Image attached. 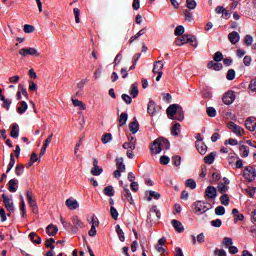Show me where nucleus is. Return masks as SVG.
Listing matches in <instances>:
<instances>
[{
    "label": "nucleus",
    "instance_id": "obj_1",
    "mask_svg": "<svg viewBox=\"0 0 256 256\" xmlns=\"http://www.w3.org/2000/svg\"><path fill=\"white\" fill-rule=\"evenodd\" d=\"M163 149H166V151H169V149H171V143L167 140V138L159 137L153 141L151 147V151H153V153L159 155V153H161Z\"/></svg>",
    "mask_w": 256,
    "mask_h": 256
},
{
    "label": "nucleus",
    "instance_id": "obj_2",
    "mask_svg": "<svg viewBox=\"0 0 256 256\" xmlns=\"http://www.w3.org/2000/svg\"><path fill=\"white\" fill-rule=\"evenodd\" d=\"M211 208H207V202L204 201H196L192 205V210L195 215H203L207 213Z\"/></svg>",
    "mask_w": 256,
    "mask_h": 256
},
{
    "label": "nucleus",
    "instance_id": "obj_3",
    "mask_svg": "<svg viewBox=\"0 0 256 256\" xmlns=\"http://www.w3.org/2000/svg\"><path fill=\"white\" fill-rule=\"evenodd\" d=\"M243 177L248 183H253L256 178V169L253 166H246L243 172Z\"/></svg>",
    "mask_w": 256,
    "mask_h": 256
},
{
    "label": "nucleus",
    "instance_id": "obj_4",
    "mask_svg": "<svg viewBox=\"0 0 256 256\" xmlns=\"http://www.w3.org/2000/svg\"><path fill=\"white\" fill-rule=\"evenodd\" d=\"M2 199L4 201V206L9 213H15V204L13 203V195L7 196V194H2Z\"/></svg>",
    "mask_w": 256,
    "mask_h": 256
},
{
    "label": "nucleus",
    "instance_id": "obj_5",
    "mask_svg": "<svg viewBox=\"0 0 256 256\" xmlns=\"http://www.w3.org/2000/svg\"><path fill=\"white\" fill-rule=\"evenodd\" d=\"M72 227H71V233L74 235L79 232V229H84L85 224L79 219V216H73L72 217Z\"/></svg>",
    "mask_w": 256,
    "mask_h": 256
},
{
    "label": "nucleus",
    "instance_id": "obj_6",
    "mask_svg": "<svg viewBox=\"0 0 256 256\" xmlns=\"http://www.w3.org/2000/svg\"><path fill=\"white\" fill-rule=\"evenodd\" d=\"M161 109V106H157V103L153 101V99H150L147 105V112L150 117H155L157 113H159V110Z\"/></svg>",
    "mask_w": 256,
    "mask_h": 256
},
{
    "label": "nucleus",
    "instance_id": "obj_7",
    "mask_svg": "<svg viewBox=\"0 0 256 256\" xmlns=\"http://www.w3.org/2000/svg\"><path fill=\"white\" fill-rule=\"evenodd\" d=\"M19 55H22V57H27V55H31L32 57H39L41 54L37 49L29 47V48H21L19 50Z\"/></svg>",
    "mask_w": 256,
    "mask_h": 256
},
{
    "label": "nucleus",
    "instance_id": "obj_8",
    "mask_svg": "<svg viewBox=\"0 0 256 256\" xmlns=\"http://www.w3.org/2000/svg\"><path fill=\"white\" fill-rule=\"evenodd\" d=\"M222 101L224 105H232V103L235 101V92L233 91L226 92L222 97Z\"/></svg>",
    "mask_w": 256,
    "mask_h": 256
},
{
    "label": "nucleus",
    "instance_id": "obj_9",
    "mask_svg": "<svg viewBox=\"0 0 256 256\" xmlns=\"http://www.w3.org/2000/svg\"><path fill=\"white\" fill-rule=\"evenodd\" d=\"M229 129H233V134L236 135L237 137H243L244 129L235 124V122H230L228 125Z\"/></svg>",
    "mask_w": 256,
    "mask_h": 256
},
{
    "label": "nucleus",
    "instance_id": "obj_10",
    "mask_svg": "<svg viewBox=\"0 0 256 256\" xmlns=\"http://www.w3.org/2000/svg\"><path fill=\"white\" fill-rule=\"evenodd\" d=\"M181 108V105L179 104H172L170 105L167 110L166 113L168 115V117L170 119H173L174 115H176L177 111Z\"/></svg>",
    "mask_w": 256,
    "mask_h": 256
},
{
    "label": "nucleus",
    "instance_id": "obj_11",
    "mask_svg": "<svg viewBox=\"0 0 256 256\" xmlns=\"http://www.w3.org/2000/svg\"><path fill=\"white\" fill-rule=\"evenodd\" d=\"M18 189H19V180H17L16 178L9 180L8 191L10 193H17Z\"/></svg>",
    "mask_w": 256,
    "mask_h": 256
},
{
    "label": "nucleus",
    "instance_id": "obj_12",
    "mask_svg": "<svg viewBox=\"0 0 256 256\" xmlns=\"http://www.w3.org/2000/svg\"><path fill=\"white\" fill-rule=\"evenodd\" d=\"M196 149L200 155H205V153H207V145L203 142V138L196 141Z\"/></svg>",
    "mask_w": 256,
    "mask_h": 256
},
{
    "label": "nucleus",
    "instance_id": "obj_13",
    "mask_svg": "<svg viewBox=\"0 0 256 256\" xmlns=\"http://www.w3.org/2000/svg\"><path fill=\"white\" fill-rule=\"evenodd\" d=\"M205 195L208 199H217V188L215 186H208L205 190Z\"/></svg>",
    "mask_w": 256,
    "mask_h": 256
},
{
    "label": "nucleus",
    "instance_id": "obj_14",
    "mask_svg": "<svg viewBox=\"0 0 256 256\" xmlns=\"http://www.w3.org/2000/svg\"><path fill=\"white\" fill-rule=\"evenodd\" d=\"M245 127L248 131H255L256 129V118L255 117H250L246 120L245 122Z\"/></svg>",
    "mask_w": 256,
    "mask_h": 256
},
{
    "label": "nucleus",
    "instance_id": "obj_15",
    "mask_svg": "<svg viewBox=\"0 0 256 256\" xmlns=\"http://www.w3.org/2000/svg\"><path fill=\"white\" fill-rule=\"evenodd\" d=\"M228 39H229L230 43H232V45H237V43H239V41L241 39V36L239 35V33L237 31H233L228 34Z\"/></svg>",
    "mask_w": 256,
    "mask_h": 256
},
{
    "label": "nucleus",
    "instance_id": "obj_16",
    "mask_svg": "<svg viewBox=\"0 0 256 256\" xmlns=\"http://www.w3.org/2000/svg\"><path fill=\"white\" fill-rule=\"evenodd\" d=\"M145 195L147 197V201H153V199H156V200L161 199V194L153 190H147L145 192Z\"/></svg>",
    "mask_w": 256,
    "mask_h": 256
},
{
    "label": "nucleus",
    "instance_id": "obj_17",
    "mask_svg": "<svg viewBox=\"0 0 256 256\" xmlns=\"http://www.w3.org/2000/svg\"><path fill=\"white\" fill-rule=\"evenodd\" d=\"M66 207H68L70 211H75V209L79 207V202L76 199L68 198L66 200Z\"/></svg>",
    "mask_w": 256,
    "mask_h": 256
},
{
    "label": "nucleus",
    "instance_id": "obj_18",
    "mask_svg": "<svg viewBox=\"0 0 256 256\" xmlns=\"http://www.w3.org/2000/svg\"><path fill=\"white\" fill-rule=\"evenodd\" d=\"M26 197H27L28 203L32 207L33 211H37V202L35 200H33V192L27 190Z\"/></svg>",
    "mask_w": 256,
    "mask_h": 256
},
{
    "label": "nucleus",
    "instance_id": "obj_19",
    "mask_svg": "<svg viewBox=\"0 0 256 256\" xmlns=\"http://www.w3.org/2000/svg\"><path fill=\"white\" fill-rule=\"evenodd\" d=\"M59 232V228L53 224H50L46 227V233L49 235V237H55L57 233Z\"/></svg>",
    "mask_w": 256,
    "mask_h": 256
},
{
    "label": "nucleus",
    "instance_id": "obj_20",
    "mask_svg": "<svg viewBox=\"0 0 256 256\" xmlns=\"http://www.w3.org/2000/svg\"><path fill=\"white\" fill-rule=\"evenodd\" d=\"M163 67H165V64H163V61L158 60L154 63L152 72L154 73V75H157V73H163Z\"/></svg>",
    "mask_w": 256,
    "mask_h": 256
},
{
    "label": "nucleus",
    "instance_id": "obj_21",
    "mask_svg": "<svg viewBox=\"0 0 256 256\" xmlns=\"http://www.w3.org/2000/svg\"><path fill=\"white\" fill-rule=\"evenodd\" d=\"M10 137H12V139H18L19 138V124L13 123L11 125Z\"/></svg>",
    "mask_w": 256,
    "mask_h": 256
},
{
    "label": "nucleus",
    "instance_id": "obj_22",
    "mask_svg": "<svg viewBox=\"0 0 256 256\" xmlns=\"http://www.w3.org/2000/svg\"><path fill=\"white\" fill-rule=\"evenodd\" d=\"M129 93L132 96V99H136L139 95V84L137 82L131 84Z\"/></svg>",
    "mask_w": 256,
    "mask_h": 256
},
{
    "label": "nucleus",
    "instance_id": "obj_23",
    "mask_svg": "<svg viewBox=\"0 0 256 256\" xmlns=\"http://www.w3.org/2000/svg\"><path fill=\"white\" fill-rule=\"evenodd\" d=\"M215 157H217V152H211L204 157V163L206 165H213L215 163Z\"/></svg>",
    "mask_w": 256,
    "mask_h": 256
},
{
    "label": "nucleus",
    "instance_id": "obj_24",
    "mask_svg": "<svg viewBox=\"0 0 256 256\" xmlns=\"http://www.w3.org/2000/svg\"><path fill=\"white\" fill-rule=\"evenodd\" d=\"M172 226L177 231V233H183L185 231V227L183 226V223L179 220H172Z\"/></svg>",
    "mask_w": 256,
    "mask_h": 256
},
{
    "label": "nucleus",
    "instance_id": "obj_25",
    "mask_svg": "<svg viewBox=\"0 0 256 256\" xmlns=\"http://www.w3.org/2000/svg\"><path fill=\"white\" fill-rule=\"evenodd\" d=\"M129 130L132 135L139 133V121H137V118H134V121L129 124Z\"/></svg>",
    "mask_w": 256,
    "mask_h": 256
},
{
    "label": "nucleus",
    "instance_id": "obj_26",
    "mask_svg": "<svg viewBox=\"0 0 256 256\" xmlns=\"http://www.w3.org/2000/svg\"><path fill=\"white\" fill-rule=\"evenodd\" d=\"M184 119H185V111H183V107L180 106V108H178L177 113L172 118V121H183Z\"/></svg>",
    "mask_w": 256,
    "mask_h": 256
},
{
    "label": "nucleus",
    "instance_id": "obj_27",
    "mask_svg": "<svg viewBox=\"0 0 256 256\" xmlns=\"http://www.w3.org/2000/svg\"><path fill=\"white\" fill-rule=\"evenodd\" d=\"M29 239L32 241V243H35L36 245H41L42 239L36 232H31L29 234Z\"/></svg>",
    "mask_w": 256,
    "mask_h": 256
},
{
    "label": "nucleus",
    "instance_id": "obj_28",
    "mask_svg": "<svg viewBox=\"0 0 256 256\" xmlns=\"http://www.w3.org/2000/svg\"><path fill=\"white\" fill-rule=\"evenodd\" d=\"M128 119H129V114H127V112L121 113L118 119L119 121L118 127H124V125H127Z\"/></svg>",
    "mask_w": 256,
    "mask_h": 256
},
{
    "label": "nucleus",
    "instance_id": "obj_29",
    "mask_svg": "<svg viewBox=\"0 0 256 256\" xmlns=\"http://www.w3.org/2000/svg\"><path fill=\"white\" fill-rule=\"evenodd\" d=\"M115 229H116V233L119 241H121V243H125V232H123V229H121V226L118 224L116 225Z\"/></svg>",
    "mask_w": 256,
    "mask_h": 256
},
{
    "label": "nucleus",
    "instance_id": "obj_30",
    "mask_svg": "<svg viewBox=\"0 0 256 256\" xmlns=\"http://www.w3.org/2000/svg\"><path fill=\"white\" fill-rule=\"evenodd\" d=\"M103 193H104V195H106V197H114L115 189L113 188L112 185H109L103 189Z\"/></svg>",
    "mask_w": 256,
    "mask_h": 256
},
{
    "label": "nucleus",
    "instance_id": "obj_31",
    "mask_svg": "<svg viewBox=\"0 0 256 256\" xmlns=\"http://www.w3.org/2000/svg\"><path fill=\"white\" fill-rule=\"evenodd\" d=\"M189 37V34H182L180 38L176 39V45L178 47H182V45H185L187 43V38Z\"/></svg>",
    "mask_w": 256,
    "mask_h": 256
},
{
    "label": "nucleus",
    "instance_id": "obj_32",
    "mask_svg": "<svg viewBox=\"0 0 256 256\" xmlns=\"http://www.w3.org/2000/svg\"><path fill=\"white\" fill-rule=\"evenodd\" d=\"M29 109V105L25 101H20V106L17 108L19 115H23Z\"/></svg>",
    "mask_w": 256,
    "mask_h": 256
},
{
    "label": "nucleus",
    "instance_id": "obj_33",
    "mask_svg": "<svg viewBox=\"0 0 256 256\" xmlns=\"http://www.w3.org/2000/svg\"><path fill=\"white\" fill-rule=\"evenodd\" d=\"M179 133H181V124L179 122H176L173 124V127H172V135L174 137H178Z\"/></svg>",
    "mask_w": 256,
    "mask_h": 256
},
{
    "label": "nucleus",
    "instance_id": "obj_34",
    "mask_svg": "<svg viewBox=\"0 0 256 256\" xmlns=\"http://www.w3.org/2000/svg\"><path fill=\"white\" fill-rule=\"evenodd\" d=\"M72 105H74V107H79L80 111H85V109H87L85 104L83 102H81V100H78V99L72 98Z\"/></svg>",
    "mask_w": 256,
    "mask_h": 256
},
{
    "label": "nucleus",
    "instance_id": "obj_35",
    "mask_svg": "<svg viewBox=\"0 0 256 256\" xmlns=\"http://www.w3.org/2000/svg\"><path fill=\"white\" fill-rule=\"evenodd\" d=\"M90 173L91 175H94V177H99V175L103 173V168L101 166H94L92 167Z\"/></svg>",
    "mask_w": 256,
    "mask_h": 256
},
{
    "label": "nucleus",
    "instance_id": "obj_36",
    "mask_svg": "<svg viewBox=\"0 0 256 256\" xmlns=\"http://www.w3.org/2000/svg\"><path fill=\"white\" fill-rule=\"evenodd\" d=\"M20 211L22 213V217H25V214L27 213V206L25 205V198H23V195H20Z\"/></svg>",
    "mask_w": 256,
    "mask_h": 256
},
{
    "label": "nucleus",
    "instance_id": "obj_37",
    "mask_svg": "<svg viewBox=\"0 0 256 256\" xmlns=\"http://www.w3.org/2000/svg\"><path fill=\"white\" fill-rule=\"evenodd\" d=\"M186 7L189 9L188 11H193L197 9V1L195 0H186Z\"/></svg>",
    "mask_w": 256,
    "mask_h": 256
},
{
    "label": "nucleus",
    "instance_id": "obj_38",
    "mask_svg": "<svg viewBox=\"0 0 256 256\" xmlns=\"http://www.w3.org/2000/svg\"><path fill=\"white\" fill-rule=\"evenodd\" d=\"M18 91H20L21 95L25 97V99H29V93L27 92V88L24 84L18 85Z\"/></svg>",
    "mask_w": 256,
    "mask_h": 256
},
{
    "label": "nucleus",
    "instance_id": "obj_39",
    "mask_svg": "<svg viewBox=\"0 0 256 256\" xmlns=\"http://www.w3.org/2000/svg\"><path fill=\"white\" fill-rule=\"evenodd\" d=\"M15 167V155L13 153L10 154V162L7 166L6 173H10L11 169Z\"/></svg>",
    "mask_w": 256,
    "mask_h": 256
},
{
    "label": "nucleus",
    "instance_id": "obj_40",
    "mask_svg": "<svg viewBox=\"0 0 256 256\" xmlns=\"http://www.w3.org/2000/svg\"><path fill=\"white\" fill-rule=\"evenodd\" d=\"M220 203L222 205H225V207H227V205H229V203H231V199L229 198L228 194H222L220 196Z\"/></svg>",
    "mask_w": 256,
    "mask_h": 256
},
{
    "label": "nucleus",
    "instance_id": "obj_41",
    "mask_svg": "<svg viewBox=\"0 0 256 256\" xmlns=\"http://www.w3.org/2000/svg\"><path fill=\"white\" fill-rule=\"evenodd\" d=\"M25 172V166L23 164H17L15 167V175L17 177H21V175Z\"/></svg>",
    "mask_w": 256,
    "mask_h": 256
},
{
    "label": "nucleus",
    "instance_id": "obj_42",
    "mask_svg": "<svg viewBox=\"0 0 256 256\" xmlns=\"http://www.w3.org/2000/svg\"><path fill=\"white\" fill-rule=\"evenodd\" d=\"M239 150L243 151L241 154V157L243 159H246V157H249V147H247L245 145H240Z\"/></svg>",
    "mask_w": 256,
    "mask_h": 256
},
{
    "label": "nucleus",
    "instance_id": "obj_43",
    "mask_svg": "<svg viewBox=\"0 0 256 256\" xmlns=\"http://www.w3.org/2000/svg\"><path fill=\"white\" fill-rule=\"evenodd\" d=\"M184 33L185 27H183V25L177 26L174 30V35H176V37H181V35H183Z\"/></svg>",
    "mask_w": 256,
    "mask_h": 256
},
{
    "label": "nucleus",
    "instance_id": "obj_44",
    "mask_svg": "<svg viewBox=\"0 0 256 256\" xmlns=\"http://www.w3.org/2000/svg\"><path fill=\"white\" fill-rule=\"evenodd\" d=\"M181 156L174 155L172 156V165H175V167H181Z\"/></svg>",
    "mask_w": 256,
    "mask_h": 256
},
{
    "label": "nucleus",
    "instance_id": "obj_45",
    "mask_svg": "<svg viewBox=\"0 0 256 256\" xmlns=\"http://www.w3.org/2000/svg\"><path fill=\"white\" fill-rule=\"evenodd\" d=\"M110 215L112 219H114V221H117V219H119V212L117 211V208H115L114 206H111Z\"/></svg>",
    "mask_w": 256,
    "mask_h": 256
},
{
    "label": "nucleus",
    "instance_id": "obj_46",
    "mask_svg": "<svg viewBox=\"0 0 256 256\" xmlns=\"http://www.w3.org/2000/svg\"><path fill=\"white\" fill-rule=\"evenodd\" d=\"M206 113L208 117H217V110L215 109V107H207Z\"/></svg>",
    "mask_w": 256,
    "mask_h": 256
},
{
    "label": "nucleus",
    "instance_id": "obj_47",
    "mask_svg": "<svg viewBox=\"0 0 256 256\" xmlns=\"http://www.w3.org/2000/svg\"><path fill=\"white\" fill-rule=\"evenodd\" d=\"M116 165L117 169H119L120 171H125L126 167L125 163H123V158H116Z\"/></svg>",
    "mask_w": 256,
    "mask_h": 256
},
{
    "label": "nucleus",
    "instance_id": "obj_48",
    "mask_svg": "<svg viewBox=\"0 0 256 256\" xmlns=\"http://www.w3.org/2000/svg\"><path fill=\"white\" fill-rule=\"evenodd\" d=\"M122 147L123 149H130L131 151H135V149H137V145L133 142H125Z\"/></svg>",
    "mask_w": 256,
    "mask_h": 256
},
{
    "label": "nucleus",
    "instance_id": "obj_49",
    "mask_svg": "<svg viewBox=\"0 0 256 256\" xmlns=\"http://www.w3.org/2000/svg\"><path fill=\"white\" fill-rule=\"evenodd\" d=\"M184 17L185 21L191 23V21H193V12H191V10H184Z\"/></svg>",
    "mask_w": 256,
    "mask_h": 256
},
{
    "label": "nucleus",
    "instance_id": "obj_50",
    "mask_svg": "<svg viewBox=\"0 0 256 256\" xmlns=\"http://www.w3.org/2000/svg\"><path fill=\"white\" fill-rule=\"evenodd\" d=\"M235 75H236L235 69H229L226 74L227 81H233L235 79Z\"/></svg>",
    "mask_w": 256,
    "mask_h": 256
},
{
    "label": "nucleus",
    "instance_id": "obj_51",
    "mask_svg": "<svg viewBox=\"0 0 256 256\" xmlns=\"http://www.w3.org/2000/svg\"><path fill=\"white\" fill-rule=\"evenodd\" d=\"M222 245H225L226 249H229V247L233 245V238L224 237L222 241Z\"/></svg>",
    "mask_w": 256,
    "mask_h": 256
},
{
    "label": "nucleus",
    "instance_id": "obj_52",
    "mask_svg": "<svg viewBox=\"0 0 256 256\" xmlns=\"http://www.w3.org/2000/svg\"><path fill=\"white\" fill-rule=\"evenodd\" d=\"M218 191L219 193H221L222 195H225L227 194L226 192L229 191V187L224 185L223 183H219L218 184Z\"/></svg>",
    "mask_w": 256,
    "mask_h": 256
},
{
    "label": "nucleus",
    "instance_id": "obj_53",
    "mask_svg": "<svg viewBox=\"0 0 256 256\" xmlns=\"http://www.w3.org/2000/svg\"><path fill=\"white\" fill-rule=\"evenodd\" d=\"M213 59L215 63H221L223 61V53L221 51L215 52Z\"/></svg>",
    "mask_w": 256,
    "mask_h": 256
},
{
    "label": "nucleus",
    "instance_id": "obj_54",
    "mask_svg": "<svg viewBox=\"0 0 256 256\" xmlns=\"http://www.w3.org/2000/svg\"><path fill=\"white\" fill-rule=\"evenodd\" d=\"M185 185L186 187H190L191 189H197V182H195V180L191 178L186 180Z\"/></svg>",
    "mask_w": 256,
    "mask_h": 256
},
{
    "label": "nucleus",
    "instance_id": "obj_55",
    "mask_svg": "<svg viewBox=\"0 0 256 256\" xmlns=\"http://www.w3.org/2000/svg\"><path fill=\"white\" fill-rule=\"evenodd\" d=\"M113 139V135L111 133H106L102 136V143L104 145H107Z\"/></svg>",
    "mask_w": 256,
    "mask_h": 256
},
{
    "label": "nucleus",
    "instance_id": "obj_56",
    "mask_svg": "<svg viewBox=\"0 0 256 256\" xmlns=\"http://www.w3.org/2000/svg\"><path fill=\"white\" fill-rule=\"evenodd\" d=\"M210 225L212 227H215L216 229H219V227H221V225H223V221L219 218L215 219V220H212L210 222Z\"/></svg>",
    "mask_w": 256,
    "mask_h": 256
},
{
    "label": "nucleus",
    "instance_id": "obj_57",
    "mask_svg": "<svg viewBox=\"0 0 256 256\" xmlns=\"http://www.w3.org/2000/svg\"><path fill=\"white\" fill-rule=\"evenodd\" d=\"M215 215H217L218 217H223V215H225V208L223 206L216 207Z\"/></svg>",
    "mask_w": 256,
    "mask_h": 256
},
{
    "label": "nucleus",
    "instance_id": "obj_58",
    "mask_svg": "<svg viewBox=\"0 0 256 256\" xmlns=\"http://www.w3.org/2000/svg\"><path fill=\"white\" fill-rule=\"evenodd\" d=\"M121 98L124 103H126V105H131V103H133V98H131V96H129L128 94H122Z\"/></svg>",
    "mask_w": 256,
    "mask_h": 256
},
{
    "label": "nucleus",
    "instance_id": "obj_59",
    "mask_svg": "<svg viewBox=\"0 0 256 256\" xmlns=\"http://www.w3.org/2000/svg\"><path fill=\"white\" fill-rule=\"evenodd\" d=\"M224 144L231 145V147H235L239 145V141H237V139L229 138L228 140H225Z\"/></svg>",
    "mask_w": 256,
    "mask_h": 256
},
{
    "label": "nucleus",
    "instance_id": "obj_60",
    "mask_svg": "<svg viewBox=\"0 0 256 256\" xmlns=\"http://www.w3.org/2000/svg\"><path fill=\"white\" fill-rule=\"evenodd\" d=\"M170 162H171V158L169 156L163 155L160 157L161 165H169Z\"/></svg>",
    "mask_w": 256,
    "mask_h": 256
},
{
    "label": "nucleus",
    "instance_id": "obj_61",
    "mask_svg": "<svg viewBox=\"0 0 256 256\" xmlns=\"http://www.w3.org/2000/svg\"><path fill=\"white\" fill-rule=\"evenodd\" d=\"M73 12H74V17H75V22L81 23V18H79V16L81 15V10H79V8H74Z\"/></svg>",
    "mask_w": 256,
    "mask_h": 256
},
{
    "label": "nucleus",
    "instance_id": "obj_62",
    "mask_svg": "<svg viewBox=\"0 0 256 256\" xmlns=\"http://www.w3.org/2000/svg\"><path fill=\"white\" fill-rule=\"evenodd\" d=\"M248 89H250V91H251L252 93H256V77H254V78L250 81V84H249Z\"/></svg>",
    "mask_w": 256,
    "mask_h": 256
},
{
    "label": "nucleus",
    "instance_id": "obj_63",
    "mask_svg": "<svg viewBox=\"0 0 256 256\" xmlns=\"http://www.w3.org/2000/svg\"><path fill=\"white\" fill-rule=\"evenodd\" d=\"M33 31H35V27L33 25H24V33H33Z\"/></svg>",
    "mask_w": 256,
    "mask_h": 256
},
{
    "label": "nucleus",
    "instance_id": "obj_64",
    "mask_svg": "<svg viewBox=\"0 0 256 256\" xmlns=\"http://www.w3.org/2000/svg\"><path fill=\"white\" fill-rule=\"evenodd\" d=\"M251 61H253L251 56H249V55L244 56L243 63L245 65V67H249L251 65Z\"/></svg>",
    "mask_w": 256,
    "mask_h": 256
}]
</instances>
